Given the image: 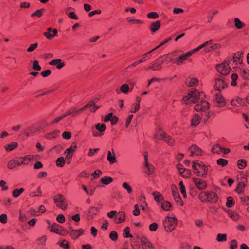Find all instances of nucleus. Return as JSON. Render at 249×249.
<instances>
[{"label":"nucleus","mask_w":249,"mask_h":249,"mask_svg":"<svg viewBox=\"0 0 249 249\" xmlns=\"http://www.w3.org/2000/svg\"><path fill=\"white\" fill-rule=\"evenodd\" d=\"M200 96L201 94L196 89L192 88L189 90L187 95L183 97V101L187 104L195 103L198 102Z\"/></svg>","instance_id":"obj_1"},{"label":"nucleus","mask_w":249,"mask_h":249,"mask_svg":"<svg viewBox=\"0 0 249 249\" xmlns=\"http://www.w3.org/2000/svg\"><path fill=\"white\" fill-rule=\"evenodd\" d=\"M177 219L176 217L171 216H167L162 221V226L166 232H171L176 228Z\"/></svg>","instance_id":"obj_2"},{"label":"nucleus","mask_w":249,"mask_h":249,"mask_svg":"<svg viewBox=\"0 0 249 249\" xmlns=\"http://www.w3.org/2000/svg\"><path fill=\"white\" fill-rule=\"evenodd\" d=\"M200 200L204 202L213 203L217 201L218 197L217 194L213 191L202 192L199 196Z\"/></svg>","instance_id":"obj_3"},{"label":"nucleus","mask_w":249,"mask_h":249,"mask_svg":"<svg viewBox=\"0 0 249 249\" xmlns=\"http://www.w3.org/2000/svg\"><path fill=\"white\" fill-rule=\"evenodd\" d=\"M192 167L195 170V173H196L197 176H201L202 178L206 177L208 169L207 167L202 162L194 161Z\"/></svg>","instance_id":"obj_4"},{"label":"nucleus","mask_w":249,"mask_h":249,"mask_svg":"<svg viewBox=\"0 0 249 249\" xmlns=\"http://www.w3.org/2000/svg\"><path fill=\"white\" fill-rule=\"evenodd\" d=\"M231 63V60H228L217 65L216 67L217 72L224 75L229 74L231 70V67L229 66Z\"/></svg>","instance_id":"obj_5"},{"label":"nucleus","mask_w":249,"mask_h":249,"mask_svg":"<svg viewBox=\"0 0 249 249\" xmlns=\"http://www.w3.org/2000/svg\"><path fill=\"white\" fill-rule=\"evenodd\" d=\"M53 200L56 205L63 210L67 208V202L64 196L58 194L54 196Z\"/></svg>","instance_id":"obj_6"},{"label":"nucleus","mask_w":249,"mask_h":249,"mask_svg":"<svg viewBox=\"0 0 249 249\" xmlns=\"http://www.w3.org/2000/svg\"><path fill=\"white\" fill-rule=\"evenodd\" d=\"M227 87V83L225 82L224 77L217 78L215 80L214 89L215 90L221 91Z\"/></svg>","instance_id":"obj_7"},{"label":"nucleus","mask_w":249,"mask_h":249,"mask_svg":"<svg viewBox=\"0 0 249 249\" xmlns=\"http://www.w3.org/2000/svg\"><path fill=\"white\" fill-rule=\"evenodd\" d=\"M192 179L196 187L198 190H204L206 189L207 184L205 180L201 178L196 177H193Z\"/></svg>","instance_id":"obj_8"},{"label":"nucleus","mask_w":249,"mask_h":249,"mask_svg":"<svg viewBox=\"0 0 249 249\" xmlns=\"http://www.w3.org/2000/svg\"><path fill=\"white\" fill-rule=\"evenodd\" d=\"M209 103L205 100H202L196 104L194 109L197 111H205L209 108Z\"/></svg>","instance_id":"obj_9"},{"label":"nucleus","mask_w":249,"mask_h":249,"mask_svg":"<svg viewBox=\"0 0 249 249\" xmlns=\"http://www.w3.org/2000/svg\"><path fill=\"white\" fill-rule=\"evenodd\" d=\"M178 56V53L176 51H173L168 54L163 55L160 57L164 63H168L170 62H174L176 59L175 58Z\"/></svg>","instance_id":"obj_10"},{"label":"nucleus","mask_w":249,"mask_h":249,"mask_svg":"<svg viewBox=\"0 0 249 249\" xmlns=\"http://www.w3.org/2000/svg\"><path fill=\"white\" fill-rule=\"evenodd\" d=\"M163 63H164V61H162L160 57L152 62L148 68L153 71L160 70L162 68Z\"/></svg>","instance_id":"obj_11"},{"label":"nucleus","mask_w":249,"mask_h":249,"mask_svg":"<svg viewBox=\"0 0 249 249\" xmlns=\"http://www.w3.org/2000/svg\"><path fill=\"white\" fill-rule=\"evenodd\" d=\"M58 33L56 29H53L52 28L49 27L47 28V31L43 33L44 36L49 40H51L55 36H57Z\"/></svg>","instance_id":"obj_12"},{"label":"nucleus","mask_w":249,"mask_h":249,"mask_svg":"<svg viewBox=\"0 0 249 249\" xmlns=\"http://www.w3.org/2000/svg\"><path fill=\"white\" fill-rule=\"evenodd\" d=\"M193 54V53L190 50L176 59L174 63H176L178 65H180L183 63L184 60H186L188 57L191 56Z\"/></svg>","instance_id":"obj_13"},{"label":"nucleus","mask_w":249,"mask_h":249,"mask_svg":"<svg viewBox=\"0 0 249 249\" xmlns=\"http://www.w3.org/2000/svg\"><path fill=\"white\" fill-rule=\"evenodd\" d=\"M193 54V53L190 50L176 59L174 63H176L178 65H180L183 63L184 60H186L188 57L191 56Z\"/></svg>","instance_id":"obj_14"},{"label":"nucleus","mask_w":249,"mask_h":249,"mask_svg":"<svg viewBox=\"0 0 249 249\" xmlns=\"http://www.w3.org/2000/svg\"><path fill=\"white\" fill-rule=\"evenodd\" d=\"M214 101L217 103V106L221 107L225 106L226 101L224 98L220 93H217L215 94L214 97Z\"/></svg>","instance_id":"obj_15"},{"label":"nucleus","mask_w":249,"mask_h":249,"mask_svg":"<svg viewBox=\"0 0 249 249\" xmlns=\"http://www.w3.org/2000/svg\"><path fill=\"white\" fill-rule=\"evenodd\" d=\"M49 64L55 66L57 69H61L65 66V63L61 59H55L50 61Z\"/></svg>","instance_id":"obj_16"},{"label":"nucleus","mask_w":249,"mask_h":249,"mask_svg":"<svg viewBox=\"0 0 249 249\" xmlns=\"http://www.w3.org/2000/svg\"><path fill=\"white\" fill-rule=\"evenodd\" d=\"M190 153V156L201 155L202 153V150L196 145H192L189 149Z\"/></svg>","instance_id":"obj_17"},{"label":"nucleus","mask_w":249,"mask_h":249,"mask_svg":"<svg viewBox=\"0 0 249 249\" xmlns=\"http://www.w3.org/2000/svg\"><path fill=\"white\" fill-rule=\"evenodd\" d=\"M37 130V128L35 126H30L24 130L23 131V134L27 137H30L33 135Z\"/></svg>","instance_id":"obj_18"},{"label":"nucleus","mask_w":249,"mask_h":249,"mask_svg":"<svg viewBox=\"0 0 249 249\" xmlns=\"http://www.w3.org/2000/svg\"><path fill=\"white\" fill-rule=\"evenodd\" d=\"M69 229L71 230L69 233L70 235L73 239L77 238L78 237L83 234L84 232V231L81 229L77 230H73L71 227H70Z\"/></svg>","instance_id":"obj_19"},{"label":"nucleus","mask_w":249,"mask_h":249,"mask_svg":"<svg viewBox=\"0 0 249 249\" xmlns=\"http://www.w3.org/2000/svg\"><path fill=\"white\" fill-rule=\"evenodd\" d=\"M107 159L108 161L111 164L116 162L115 154L113 148H112L111 151L110 150L108 151Z\"/></svg>","instance_id":"obj_20"},{"label":"nucleus","mask_w":249,"mask_h":249,"mask_svg":"<svg viewBox=\"0 0 249 249\" xmlns=\"http://www.w3.org/2000/svg\"><path fill=\"white\" fill-rule=\"evenodd\" d=\"M201 117L197 114H194L191 119V126H196L200 123Z\"/></svg>","instance_id":"obj_21"},{"label":"nucleus","mask_w":249,"mask_h":249,"mask_svg":"<svg viewBox=\"0 0 249 249\" xmlns=\"http://www.w3.org/2000/svg\"><path fill=\"white\" fill-rule=\"evenodd\" d=\"M198 80L196 78L188 77L186 79L185 84L188 87H196L198 85Z\"/></svg>","instance_id":"obj_22"},{"label":"nucleus","mask_w":249,"mask_h":249,"mask_svg":"<svg viewBox=\"0 0 249 249\" xmlns=\"http://www.w3.org/2000/svg\"><path fill=\"white\" fill-rule=\"evenodd\" d=\"M62 231H63V228L58 224L54 223L52 225L50 231L60 234Z\"/></svg>","instance_id":"obj_23"},{"label":"nucleus","mask_w":249,"mask_h":249,"mask_svg":"<svg viewBox=\"0 0 249 249\" xmlns=\"http://www.w3.org/2000/svg\"><path fill=\"white\" fill-rule=\"evenodd\" d=\"M132 91V89H131L129 86L126 84H123L121 87L120 89H117L116 90V92L119 94L120 92L123 93L124 94H127L129 92Z\"/></svg>","instance_id":"obj_24"},{"label":"nucleus","mask_w":249,"mask_h":249,"mask_svg":"<svg viewBox=\"0 0 249 249\" xmlns=\"http://www.w3.org/2000/svg\"><path fill=\"white\" fill-rule=\"evenodd\" d=\"M243 53L242 52H238L236 53L234 56L230 60H233L234 63L236 64H241L242 62V58L243 57Z\"/></svg>","instance_id":"obj_25"},{"label":"nucleus","mask_w":249,"mask_h":249,"mask_svg":"<svg viewBox=\"0 0 249 249\" xmlns=\"http://www.w3.org/2000/svg\"><path fill=\"white\" fill-rule=\"evenodd\" d=\"M152 195L154 197L155 201L157 203H160L164 200L163 195L159 192L154 191L152 193Z\"/></svg>","instance_id":"obj_26"},{"label":"nucleus","mask_w":249,"mask_h":249,"mask_svg":"<svg viewBox=\"0 0 249 249\" xmlns=\"http://www.w3.org/2000/svg\"><path fill=\"white\" fill-rule=\"evenodd\" d=\"M125 214L123 212H120L118 214L114 217V222L116 223H121L125 220Z\"/></svg>","instance_id":"obj_27"},{"label":"nucleus","mask_w":249,"mask_h":249,"mask_svg":"<svg viewBox=\"0 0 249 249\" xmlns=\"http://www.w3.org/2000/svg\"><path fill=\"white\" fill-rule=\"evenodd\" d=\"M227 212L229 216L234 221H237L240 218L239 215L235 211L228 210Z\"/></svg>","instance_id":"obj_28"},{"label":"nucleus","mask_w":249,"mask_h":249,"mask_svg":"<svg viewBox=\"0 0 249 249\" xmlns=\"http://www.w3.org/2000/svg\"><path fill=\"white\" fill-rule=\"evenodd\" d=\"M141 242L142 245L144 249H153L152 244L146 238H142Z\"/></svg>","instance_id":"obj_29"},{"label":"nucleus","mask_w":249,"mask_h":249,"mask_svg":"<svg viewBox=\"0 0 249 249\" xmlns=\"http://www.w3.org/2000/svg\"><path fill=\"white\" fill-rule=\"evenodd\" d=\"M212 42H213V41L212 40H210L208 41L205 42L204 43L201 44L197 47L191 50V51L192 52V53H194L195 52L200 50V49H202L203 48H205V47L210 45L211 44H212Z\"/></svg>","instance_id":"obj_30"},{"label":"nucleus","mask_w":249,"mask_h":249,"mask_svg":"<svg viewBox=\"0 0 249 249\" xmlns=\"http://www.w3.org/2000/svg\"><path fill=\"white\" fill-rule=\"evenodd\" d=\"M166 135V134L161 128L158 127L157 128L155 134V137L156 139L163 140Z\"/></svg>","instance_id":"obj_31"},{"label":"nucleus","mask_w":249,"mask_h":249,"mask_svg":"<svg viewBox=\"0 0 249 249\" xmlns=\"http://www.w3.org/2000/svg\"><path fill=\"white\" fill-rule=\"evenodd\" d=\"M47 238L46 235H43L37 238L36 243L37 245L40 247H44L46 244Z\"/></svg>","instance_id":"obj_32"},{"label":"nucleus","mask_w":249,"mask_h":249,"mask_svg":"<svg viewBox=\"0 0 249 249\" xmlns=\"http://www.w3.org/2000/svg\"><path fill=\"white\" fill-rule=\"evenodd\" d=\"M30 159V156H26L24 157H20L19 160H17V165L18 166L23 164L27 165L28 163H26L25 161L27 160H29Z\"/></svg>","instance_id":"obj_33"},{"label":"nucleus","mask_w":249,"mask_h":249,"mask_svg":"<svg viewBox=\"0 0 249 249\" xmlns=\"http://www.w3.org/2000/svg\"><path fill=\"white\" fill-rule=\"evenodd\" d=\"M234 22L235 26L238 29H241L245 26V23L242 22L238 18H235L234 19Z\"/></svg>","instance_id":"obj_34"},{"label":"nucleus","mask_w":249,"mask_h":249,"mask_svg":"<svg viewBox=\"0 0 249 249\" xmlns=\"http://www.w3.org/2000/svg\"><path fill=\"white\" fill-rule=\"evenodd\" d=\"M160 26V21H156L151 24L150 30L152 32H155L159 30Z\"/></svg>","instance_id":"obj_35"},{"label":"nucleus","mask_w":249,"mask_h":249,"mask_svg":"<svg viewBox=\"0 0 249 249\" xmlns=\"http://www.w3.org/2000/svg\"><path fill=\"white\" fill-rule=\"evenodd\" d=\"M222 147L218 144L213 145L211 149L212 152L213 153L220 154L222 153Z\"/></svg>","instance_id":"obj_36"},{"label":"nucleus","mask_w":249,"mask_h":249,"mask_svg":"<svg viewBox=\"0 0 249 249\" xmlns=\"http://www.w3.org/2000/svg\"><path fill=\"white\" fill-rule=\"evenodd\" d=\"M244 103V100L238 97L232 100L231 102V105L234 106H238V105H243Z\"/></svg>","instance_id":"obj_37"},{"label":"nucleus","mask_w":249,"mask_h":249,"mask_svg":"<svg viewBox=\"0 0 249 249\" xmlns=\"http://www.w3.org/2000/svg\"><path fill=\"white\" fill-rule=\"evenodd\" d=\"M161 208L164 211H169L172 206L171 204L164 200L160 203Z\"/></svg>","instance_id":"obj_38"},{"label":"nucleus","mask_w":249,"mask_h":249,"mask_svg":"<svg viewBox=\"0 0 249 249\" xmlns=\"http://www.w3.org/2000/svg\"><path fill=\"white\" fill-rule=\"evenodd\" d=\"M113 181V178L111 177L104 176L101 179V182L105 185H108Z\"/></svg>","instance_id":"obj_39"},{"label":"nucleus","mask_w":249,"mask_h":249,"mask_svg":"<svg viewBox=\"0 0 249 249\" xmlns=\"http://www.w3.org/2000/svg\"><path fill=\"white\" fill-rule=\"evenodd\" d=\"M18 146V143L16 142H13L10 144H8L4 146L6 151L10 152L15 149Z\"/></svg>","instance_id":"obj_40"},{"label":"nucleus","mask_w":249,"mask_h":249,"mask_svg":"<svg viewBox=\"0 0 249 249\" xmlns=\"http://www.w3.org/2000/svg\"><path fill=\"white\" fill-rule=\"evenodd\" d=\"M144 167L145 169V172L146 174L148 175H151L153 173L154 168L152 165L149 164L148 163H145Z\"/></svg>","instance_id":"obj_41"},{"label":"nucleus","mask_w":249,"mask_h":249,"mask_svg":"<svg viewBox=\"0 0 249 249\" xmlns=\"http://www.w3.org/2000/svg\"><path fill=\"white\" fill-rule=\"evenodd\" d=\"M163 140L170 146H173L175 143L174 140L167 135L165 136Z\"/></svg>","instance_id":"obj_42"},{"label":"nucleus","mask_w":249,"mask_h":249,"mask_svg":"<svg viewBox=\"0 0 249 249\" xmlns=\"http://www.w3.org/2000/svg\"><path fill=\"white\" fill-rule=\"evenodd\" d=\"M60 132L59 130H55L53 132L47 134L46 135V138L48 139L55 138L59 135Z\"/></svg>","instance_id":"obj_43"},{"label":"nucleus","mask_w":249,"mask_h":249,"mask_svg":"<svg viewBox=\"0 0 249 249\" xmlns=\"http://www.w3.org/2000/svg\"><path fill=\"white\" fill-rule=\"evenodd\" d=\"M99 209L96 207H92L89 211V216H90L92 218L94 217L95 215L97 214V213Z\"/></svg>","instance_id":"obj_44"},{"label":"nucleus","mask_w":249,"mask_h":249,"mask_svg":"<svg viewBox=\"0 0 249 249\" xmlns=\"http://www.w3.org/2000/svg\"><path fill=\"white\" fill-rule=\"evenodd\" d=\"M24 191V189L23 188H21L19 189H16L13 190L12 192V196L14 198H17Z\"/></svg>","instance_id":"obj_45"},{"label":"nucleus","mask_w":249,"mask_h":249,"mask_svg":"<svg viewBox=\"0 0 249 249\" xmlns=\"http://www.w3.org/2000/svg\"><path fill=\"white\" fill-rule=\"evenodd\" d=\"M245 186H246V185H245V183H244L243 182H240L238 184V185L237 186V187L236 188V189H235L236 191L239 194L241 193L242 192H243Z\"/></svg>","instance_id":"obj_46"},{"label":"nucleus","mask_w":249,"mask_h":249,"mask_svg":"<svg viewBox=\"0 0 249 249\" xmlns=\"http://www.w3.org/2000/svg\"><path fill=\"white\" fill-rule=\"evenodd\" d=\"M17 161L15 159L10 160L7 163V168L10 170L14 169L17 166Z\"/></svg>","instance_id":"obj_47"},{"label":"nucleus","mask_w":249,"mask_h":249,"mask_svg":"<svg viewBox=\"0 0 249 249\" xmlns=\"http://www.w3.org/2000/svg\"><path fill=\"white\" fill-rule=\"evenodd\" d=\"M237 166L240 169H244L247 166L246 161L244 159H240L238 161Z\"/></svg>","instance_id":"obj_48"},{"label":"nucleus","mask_w":249,"mask_h":249,"mask_svg":"<svg viewBox=\"0 0 249 249\" xmlns=\"http://www.w3.org/2000/svg\"><path fill=\"white\" fill-rule=\"evenodd\" d=\"M173 196L177 203H178L180 205H183V201L181 200L178 193H176L175 194L173 195Z\"/></svg>","instance_id":"obj_49"},{"label":"nucleus","mask_w":249,"mask_h":249,"mask_svg":"<svg viewBox=\"0 0 249 249\" xmlns=\"http://www.w3.org/2000/svg\"><path fill=\"white\" fill-rule=\"evenodd\" d=\"M216 240L218 242H224L227 240V235L225 234L218 233L216 236Z\"/></svg>","instance_id":"obj_50"},{"label":"nucleus","mask_w":249,"mask_h":249,"mask_svg":"<svg viewBox=\"0 0 249 249\" xmlns=\"http://www.w3.org/2000/svg\"><path fill=\"white\" fill-rule=\"evenodd\" d=\"M122 187L127 191L128 194H131L132 192V189L127 182H123L122 184Z\"/></svg>","instance_id":"obj_51"},{"label":"nucleus","mask_w":249,"mask_h":249,"mask_svg":"<svg viewBox=\"0 0 249 249\" xmlns=\"http://www.w3.org/2000/svg\"><path fill=\"white\" fill-rule=\"evenodd\" d=\"M183 177L188 178L191 176V171L188 169H185L182 171V172L180 174Z\"/></svg>","instance_id":"obj_52"},{"label":"nucleus","mask_w":249,"mask_h":249,"mask_svg":"<svg viewBox=\"0 0 249 249\" xmlns=\"http://www.w3.org/2000/svg\"><path fill=\"white\" fill-rule=\"evenodd\" d=\"M217 164L222 167H224L228 164V160L223 158H220L217 160Z\"/></svg>","instance_id":"obj_53"},{"label":"nucleus","mask_w":249,"mask_h":249,"mask_svg":"<svg viewBox=\"0 0 249 249\" xmlns=\"http://www.w3.org/2000/svg\"><path fill=\"white\" fill-rule=\"evenodd\" d=\"M234 204V202L233 201V199L231 197H228L227 198V202L226 203V205L228 208L232 207Z\"/></svg>","instance_id":"obj_54"},{"label":"nucleus","mask_w":249,"mask_h":249,"mask_svg":"<svg viewBox=\"0 0 249 249\" xmlns=\"http://www.w3.org/2000/svg\"><path fill=\"white\" fill-rule=\"evenodd\" d=\"M153 51H152V50H151V51H149L148 52L145 53L142 56V58L140 59L139 60H142V62H143L144 61H146V60L150 59V57H151V53Z\"/></svg>","instance_id":"obj_55"},{"label":"nucleus","mask_w":249,"mask_h":249,"mask_svg":"<svg viewBox=\"0 0 249 249\" xmlns=\"http://www.w3.org/2000/svg\"><path fill=\"white\" fill-rule=\"evenodd\" d=\"M130 228L128 227H126L123 230V236L125 238L132 237V235L129 233Z\"/></svg>","instance_id":"obj_56"},{"label":"nucleus","mask_w":249,"mask_h":249,"mask_svg":"<svg viewBox=\"0 0 249 249\" xmlns=\"http://www.w3.org/2000/svg\"><path fill=\"white\" fill-rule=\"evenodd\" d=\"M95 128L97 130L100 132H104L106 130V125L104 124L98 123L95 126Z\"/></svg>","instance_id":"obj_57"},{"label":"nucleus","mask_w":249,"mask_h":249,"mask_svg":"<svg viewBox=\"0 0 249 249\" xmlns=\"http://www.w3.org/2000/svg\"><path fill=\"white\" fill-rule=\"evenodd\" d=\"M76 147H77L76 144L75 143H73L69 148H67L65 151V153L72 154L73 152L75 151Z\"/></svg>","instance_id":"obj_58"},{"label":"nucleus","mask_w":249,"mask_h":249,"mask_svg":"<svg viewBox=\"0 0 249 249\" xmlns=\"http://www.w3.org/2000/svg\"><path fill=\"white\" fill-rule=\"evenodd\" d=\"M231 85L235 86L237 85L236 80L238 79V75L236 73H233L231 75Z\"/></svg>","instance_id":"obj_59"},{"label":"nucleus","mask_w":249,"mask_h":249,"mask_svg":"<svg viewBox=\"0 0 249 249\" xmlns=\"http://www.w3.org/2000/svg\"><path fill=\"white\" fill-rule=\"evenodd\" d=\"M33 69L35 71H39L41 69L37 60H34L33 62Z\"/></svg>","instance_id":"obj_60"},{"label":"nucleus","mask_w":249,"mask_h":249,"mask_svg":"<svg viewBox=\"0 0 249 249\" xmlns=\"http://www.w3.org/2000/svg\"><path fill=\"white\" fill-rule=\"evenodd\" d=\"M219 13V11L218 10H214L213 13L210 14V15L208 16L207 17V21H208V22L209 23H211L213 20V17L217 14L218 13Z\"/></svg>","instance_id":"obj_61"},{"label":"nucleus","mask_w":249,"mask_h":249,"mask_svg":"<svg viewBox=\"0 0 249 249\" xmlns=\"http://www.w3.org/2000/svg\"><path fill=\"white\" fill-rule=\"evenodd\" d=\"M147 16V18L150 19H156L159 17L158 14L155 12H151L149 13Z\"/></svg>","instance_id":"obj_62"},{"label":"nucleus","mask_w":249,"mask_h":249,"mask_svg":"<svg viewBox=\"0 0 249 249\" xmlns=\"http://www.w3.org/2000/svg\"><path fill=\"white\" fill-rule=\"evenodd\" d=\"M56 165L59 167H63L65 163V160L63 157L58 158L56 162Z\"/></svg>","instance_id":"obj_63"},{"label":"nucleus","mask_w":249,"mask_h":249,"mask_svg":"<svg viewBox=\"0 0 249 249\" xmlns=\"http://www.w3.org/2000/svg\"><path fill=\"white\" fill-rule=\"evenodd\" d=\"M0 186L1 187V190L5 191L8 190L9 188L7 186V183L5 180H1L0 181Z\"/></svg>","instance_id":"obj_64"}]
</instances>
